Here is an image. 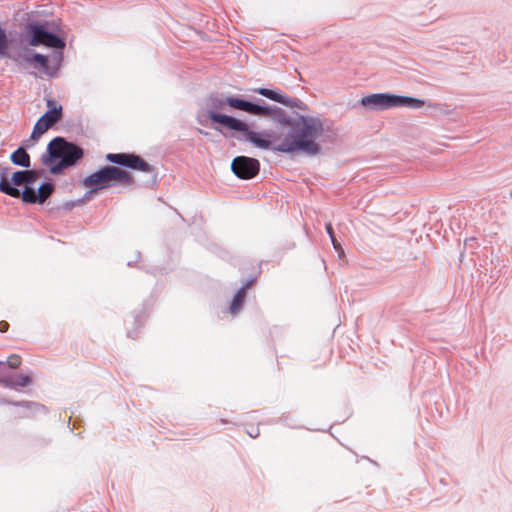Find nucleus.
<instances>
[{"label": "nucleus", "instance_id": "obj_1", "mask_svg": "<svg viewBox=\"0 0 512 512\" xmlns=\"http://www.w3.org/2000/svg\"><path fill=\"white\" fill-rule=\"evenodd\" d=\"M223 104L252 115L278 119L281 124L288 125L290 130L280 138V143L275 148L276 151L303 152L308 155H317L321 151L317 139L325 133L326 128L320 117L299 115L297 118L289 120L285 117L283 110L278 107L261 106L232 96L221 101L218 107L222 108Z\"/></svg>", "mask_w": 512, "mask_h": 512}, {"label": "nucleus", "instance_id": "obj_2", "mask_svg": "<svg viewBox=\"0 0 512 512\" xmlns=\"http://www.w3.org/2000/svg\"><path fill=\"white\" fill-rule=\"evenodd\" d=\"M134 183L135 180L131 173L112 165L100 168L81 181V185L90 193H97L115 185L132 186Z\"/></svg>", "mask_w": 512, "mask_h": 512}, {"label": "nucleus", "instance_id": "obj_3", "mask_svg": "<svg viewBox=\"0 0 512 512\" xmlns=\"http://www.w3.org/2000/svg\"><path fill=\"white\" fill-rule=\"evenodd\" d=\"M49 158L45 160V164L49 165L53 159H60V161L51 166L50 171L53 174L60 173L63 169L75 165L82 157L83 150L70 142H67L64 138H54L48 144Z\"/></svg>", "mask_w": 512, "mask_h": 512}, {"label": "nucleus", "instance_id": "obj_4", "mask_svg": "<svg viewBox=\"0 0 512 512\" xmlns=\"http://www.w3.org/2000/svg\"><path fill=\"white\" fill-rule=\"evenodd\" d=\"M208 116L214 123H218L230 130L241 132L247 141L258 148L268 149L271 146L269 134L254 132L249 129L247 123L237 118L217 112H209Z\"/></svg>", "mask_w": 512, "mask_h": 512}, {"label": "nucleus", "instance_id": "obj_5", "mask_svg": "<svg viewBox=\"0 0 512 512\" xmlns=\"http://www.w3.org/2000/svg\"><path fill=\"white\" fill-rule=\"evenodd\" d=\"M361 104L369 109L384 110L392 107L407 106L420 108L425 102L421 99L390 94H371L361 99Z\"/></svg>", "mask_w": 512, "mask_h": 512}, {"label": "nucleus", "instance_id": "obj_6", "mask_svg": "<svg viewBox=\"0 0 512 512\" xmlns=\"http://www.w3.org/2000/svg\"><path fill=\"white\" fill-rule=\"evenodd\" d=\"M49 110L35 123L31 133V140L37 141L49 128L62 118V106H55L52 100L47 101Z\"/></svg>", "mask_w": 512, "mask_h": 512}, {"label": "nucleus", "instance_id": "obj_7", "mask_svg": "<svg viewBox=\"0 0 512 512\" xmlns=\"http://www.w3.org/2000/svg\"><path fill=\"white\" fill-rule=\"evenodd\" d=\"M62 55L58 54L50 60L47 56L39 53H26L23 60L38 69L40 74L53 77L56 75Z\"/></svg>", "mask_w": 512, "mask_h": 512}, {"label": "nucleus", "instance_id": "obj_8", "mask_svg": "<svg viewBox=\"0 0 512 512\" xmlns=\"http://www.w3.org/2000/svg\"><path fill=\"white\" fill-rule=\"evenodd\" d=\"M105 158L108 162L141 172L151 173L154 170L143 158L132 153H108Z\"/></svg>", "mask_w": 512, "mask_h": 512}, {"label": "nucleus", "instance_id": "obj_9", "mask_svg": "<svg viewBox=\"0 0 512 512\" xmlns=\"http://www.w3.org/2000/svg\"><path fill=\"white\" fill-rule=\"evenodd\" d=\"M29 32L31 33L29 41L31 46L44 45L56 49H63L65 47V42L60 37L46 31L42 25H30Z\"/></svg>", "mask_w": 512, "mask_h": 512}, {"label": "nucleus", "instance_id": "obj_10", "mask_svg": "<svg viewBox=\"0 0 512 512\" xmlns=\"http://www.w3.org/2000/svg\"><path fill=\"white\" fill-rule=\"evenodd\" d=\"M231 170L240 179H252L258 175L260 163L255 158L238 156L233 159Z\"/></svg>", "mask_w": 512, "mask_h": 512}, {"label": "nucleus", "instance_id": "obj_11", "mask_svg": "<svg viewBox=\"0 0 512 512\" xmlns=\"http://www.w3.org/2000/svg\"><path fill=\"white\" fill-rule=\"evenodd\" d=\"M0 191L14 198L21 197L22 200L26 203L38 202V196L34 189L26 187L21 193L20 190L11 186L7 179H2L0 181Z\"/></svg>", "mask_w": 512, "mask_h": 512}, {"label": "nucleus", "instance_id": "obj_12", "mask_svg": "<svg viewBox=\"0 0 512 512\" xmlns=\"http://www.w3.org/2000/svg\"><path fill=\"white\" fill-rule=\"evenodd\" d=\"M32 382V379L28 375H15L10 377H0V384L10 388V389H18L21 387H26Z\"/></svg>", "mask_w": 512, "mask_h": 512}, {"label": "nucleus", "instance_id": "obj_13", "mask_svg": "<svg viewBox=\"0 0 512 512\" xmlns=\"http://www.w3.org/2000/svg\"><path fill=\"white\" fill-rule=\"evenodd\" d=\"M37 179V172L33 170L17 171L12 176V182L16 186L31 184Z\"/></svg>", "mask_w": 512, "mask_h": 512}, {"label": "nucleus", "instance_id": "obj_14", "mask_svg": "<svg viewBox=\"0 0 512 512\" xmlns=\"http://www.w3.org/2000/svg\"><path fill=\"white\" fill-rule=\"evenodd\" d=\"M254 92L270 99L273 101H276L278 103L284 104V105H291V99L287 95L278 93L276 91L267 89V88H256L254 89Z\"/></svg>", "mask_w": 512, "mask_h": 512}, {"label": "nucleus", "instance_id": "obj_15", "mask_svg": "<svg viewBox=\"0 0 512 512\" xmlns=\"http://www.w3.org/2000/svg\"><path fill=\"white\" fill-rule=\"evenodd\" d=\"M250 285H251V282L246 283L234 295L231 305H230V313L231 314H236L242 308L245 298H246L247 289L250 287Z\"/></svg>", "mask_w": 512, "mask_h": 512}, {"label": "nucleus", "instance_id": "obj_16", "mask_svg": "<svg viewBox=\"0 0 512 512\" xmlns=\"http://www.w3.org/2000/svg\"><path fill=\"white\" fill-rule=\"evenodd\" d=\"M11 161L15 165L22 167H30V156L23 147H19L11 154Z\"/></svg>", "mask_w": 512, "mask_h": 512}, {"label": "nucleus", "instance_id": "obj_17", "mask_svg": "<svg viewBox=\"0 0 512 512\" xmlns=\"http://www.w3.org/2000/svg\"><path fill=\"white\" fill-rule=\"evenodd\" d=\"M53 185L51 183H43L38 189V203H44L53 192Z\"/></svg>", "mask_w": 512, "mask_h": 512}, {"label": "nucleus", "instance_id": "obj_18", "mask_svg": "<svg viewBox=\"0 0 512 512\" xmlns=\"http://www.w3.org/2000/svg\"><path fill=\"white\" fill-rule=\"evenodd\" d=\"M21 357L19 355H11L10 357H8V360H7V364L10 368L12 369H16L18 368L20 365H21Z\"/></svg>", "mask_w": 512, "mask_h": 512}, {"label": "nucleus", "instance_id": "obj_19", "mask_svg": "<svg viewBox=\"0 0 512 512\" xmlns=\"http://www.w3.org/2000/svg\"><path fill=\"white\" fill-rule=\"evenodd\" d=\"M331 242L336 251H338L340 254L344 253V250H343L341 244L337 241L336 238L331 239Z\"/></svg>", "mask_w": 512, "mask_h": 512}, {"label": "nucleus", "instance_id": "obj_20", "mask_svg": "<svg viewBox=\"0 0 512 512\" xmlns=\"http://www.w3.org/2000/svg\"><path fill=\"white\" fill-rule=\"evenodd\" d=\"M6 44V34L5 32L0 28V49L4 47Z\"/></svg>", "mask_w": 512, "mask_h": 512}, {"label": "nucleus", "instance_id": "obj_21", "mask_svg": "<svg viewBox=\"0 0 512 512\" xmlns=\"http://www.w3.org/2000/svg\"><path fill=\"white\" fill-rule=\"evenodd\" d=\"M326 231L330 237V239H333L335 238V235H334V231H333V227H332V224L331 223H327L326 224Z\"/></svg>", "mask_w": 512, "mask_h": 512}, {"label": "nucleus", "instance_id": "obj_22", "mask_svg": "<svg viewBox=\"0 0 512 512\" xmlns=\"http://www.w3.org/2000/svg\"><path fill=\"white\" fill-rule=\"evenodd\" d=\"M9 329V323L6 321H0V332H7Z\"/></svg>", "mask_w": 512, "mask_h": 512}, {"label": "nucleus", "instance_id": "obj_23", "mask_svg": "<svg viewBox=\"0 0 512 512\" xmlns=\"http://www.w3.org/2000/svg\"><path fill=\"white\" fill-rule=\"evenodd\" d=\"M3 365H4V363L0 361V367L3 366Z\"/></svg>", "mask_w": 512, "mask_h": 512}]
</instances>
